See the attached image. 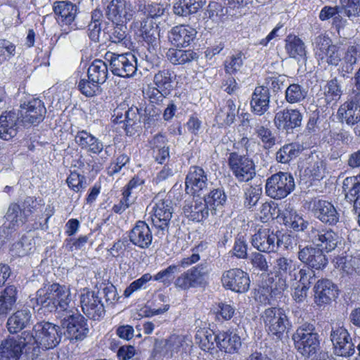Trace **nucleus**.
Masks as SVG:
<instances>
[{"label": "nucleus", "mask_w": 360, "mask_h": 360, "mask_svg": "<svg viewBox=\"0 0 360 360\" xmlns=\"http://www.w3.org/2000/svg\"><path fill=\"white\" fill-rule=\"evenodd\" d=\"M34 335L30 331L32 340L30 341L32 350L41 347L50 349L56 347L62 340L61 326L50 322H39L33 327Z\"/></svg>", "instance_id": "obj_1"}, {"label": "nucleus", "mask_w": 360, "mask_h": 360, "mask_svg": "<svg viewBox=\"0 0 360 360\" xmlns=\"http://www.w3.org/2000/svg\"><path fill=\"white\" fill-rule=\"evenodd\" d=\"M292 340L298 352L306 357L315 355L320 348L319 336L311 323H304L298 327Z\"/></svg>", "instance_id": "obj_2"}, {"label": "nucleus", "mask_w": 360, "mask_h": 360, "mask_svg": "<svg viewBox=\"0 0 360 360\" xmlns=\"http://www.w3.org/2000/svg\"><path fill=\"white\" fill-rule=\"evenodd\" d=\"M60 326L65 330L64 337L70 340H83L89 333L87 320L77 310H66L60 319Z\"/></svg>", "instance_id": "obj_3"}, {"label": "nucleus", "mask_w": 360, "mask_h": 360, "mask_svg": "<svg viewBox=\"0 0 360 360\" xmlns=\"http://www.w3.org/2000/svg\"><path fill=\"white\" fill-rule=\"evenodd\" d=\"M32 340L30 331L27 330L8 336L0 344V360H19L23 352L32 349L30 342Z\"/></svg>", "instance_id": "obj_4"}, {"label": "nucleus", "mask_w": 360, "mask_h": 360, "mask_svg": "<svg viewBox=\"0 0 360 360\" xmlns=\"http://www.w3.org/2000/svg\"><path fill=\"white\" fill-rule=\"evenodd\" d=\"M153 215L151 220L153 226L158 229V234L165 236L168 232L169 224L172 217L174 207L169 195L161 198L157 195L151 204Z\"/></svg>", "instance_id": "obj_5"}, {"label": "nucleus", "mask_w": 360, "mask_h": 360, "mask_svg": "<svg viewBox=\"0 0 360 360\" xmlns=\"http://www.w3.org/2000/svg\"><path fill=\"white\" fill-rule=\"evenodd\" d=\"M297 267L292 259L285 257H279L275 260L273 269L276 281L271 287L275 295L288 288V279L292 281L297 280Z\"/></svg>", "instance_id": "obj_6"}, {"label": "nucleus", "mask_w": 360, "mask_h": 360, "mask_svg": "<svg viewBox=\"0 0 360 360\" xmlns=\"http://www.w3.org/2000/svg\"><path fill=\"white\" fill-rule=\"evenodd\" d=\"M265 328L268 333L277 339L282 340L291 328V323L285 311L280 307L266 309L262 315Z\"/></svg>", "instance_id": "obj_7"}, {"label": "nucleus", "mask_w": 360, "mask_h": 360, "mask_svg": "<svg viewBox=\"0 0 360 360\" xmlns=\"http://www.w3.org/2000/svg\"><path fill=\"white\" fill-rule=\"evenodd\" d=\"M295 181L290 173L282 172L274 174L266 179V193L274 199L285 198L295 189Z\"/></svg>", "instance_id": "obj_8"}, {"label": "nucleus", "mask_w": 360, "mask_h": 360, "mask_svg": "<svg viewBox=\"0 0 360 360\" xmlns=\"http://www.w3.org/2000/svg\"><path fill=\"white\" fill-rule=\"evenodd\" d=\"M109 62L112 73L120 77H133L137 70V60L131 53L116 54L108 53L105 58Z\"/></svg>", "instance_id": "obj_9"}, {"label": "nucleus", "mask_w": 360, "mask_h": 360, "mask_svg": "<svg viewBox=\"0 0 360 360\" xmlns=\"http://www.w3.org/2000/svg\"><path fill=\"white\" fill-rule=\"evenodd\" d=\"M228 164L233 174L240 182L252 180L255 174V165L253 160L245 155L233 152L230 153Z\"/></svg>", "instance_id": "obj_10"}, {"label": "nucleus", "mask_w": 360, "mask_h": 360, "mask_svg": "<svg viewBox=\"0 0 360 360\" xmlns=\"http://www.w3.org/2000/svg\"><path fill=\"white\" fill-rule=\"evenodd\" d=\"M330 338L335 355L349 358L354 354L356 345L344 326L332 327Z\"/></svg>", "instance_id": "obj_11"}, {"label": "nucleus", "mask_w": 360, "mask_h": 360, "mask_svg": "<svg viewBox=\"0 0 360 360\" xmlns=\"http://www.w3.org/2000/svg\"><path fill=\"white\" fill-rule=\"evenodd\" d=\"M132 26L140 32L143 40L148 45L149 53L155 56L157 50L160 48V35L156 23L152 18L147 17L134 20Z\"/></svg>", "instance_id": "obj_12"}, {"label": "nucleus", "mask_w": 360, "mask_h": 360, "mask_svg": "<svg viewBox=\"0 0 360 360\" xmlns=\"http://www.w3.org/2000/svg\"><path fill=\"white\" fill-rule=\"evenodd\" d=\"M207 275V266L200 264L181 274L174 283L176 288L184 290L191 288L202 287L206 283Z\"/></svg>", "instance_id": "obj_13"}, {"label": "nucleus", "mask_w": 360, "mask_h": 360, "mask_svg": "<svg viewBox=\"0 0 360 360\" xmlns=\"http://www.w3.org/2000/svg\"><path fill=\"white\" fill-rule=\"evenodd\" d=\"M309 242H311L315 246L326 252L335 250L341 242V238L338 233L330 229L318 230L311 228L309 231Z\"/></svg>", "instance_id": "obj_14"}, {"label": "nucleus", "mask_w": 360, "mask_h": 360, "mask_svg": "<svg viewBox=\"0 0 360 360\" xmlns=\"http://www.w3.org/2000/svg\"><path fill=\"white\" fill-rule=\"evenodd\" d=\"M297 257L307 267L315 270L323 269L328 262L322 250L311 245L304 247L299 245Z\"/></svg>", "instance_id": "obj_15"}, {"label": "nucleus", "mask_w": 360, "mask_h": 360, "mask_svg": "<svg viewBox=\"0 0 360 360\" xmlns=\"http://www.w3.org/2000/svg\"><path fill=\"white\" fill-rule=\"evenodd\" d=\"M82 311L90 319L99 320L104 316L105 311L101 296L95 291H87L80 296Z\"/></svg>", "instance_id": "obj_16"}, {"label": "nucleus", "mask_w": 360, "mask_h": 360, "mask_svg": "<svg viewBox=\"0 0 360 360\" xmlns=\"http://www.w3.org/2000/svg\"><path fill=\"white\" fill-rule=\"evenodd\" d=\"M223 285L236 292H245L250 288L248 274L240 269H231L225 271L221 277Z\"/></svg>", "instance_id": "obj_17"}, {"label": "nucleus", "mask_w": 360, "mask_h": 360, "mask_svg": "<svg viewBox=\"0 0 360 360\" xmlns=\"http://www.w3.org/2000/svg\"><path fill=\"white\" fill-rule=\"evenodd\" d=\"M46 112L44 103L39 98H33L20 105L19 116L24 124H35L44 120Z\"/></svg>", "instance_id": "obj_18"}, {"label": "nucleus", "mask_w": 360, "mask_h": 360, "mask_svg": "<svg viewBox=\"0 0 360 360\" xmlns=\"http://www.w3.org/2000/svg\"><path fill=\"white\" fill-rule=\"evenodd\" d=\"M302 115L297 109L285 108L275 114L274 123L279 130L290 132L301 126Z\"/></svg>", "instance_id": "obj_19"}, {"label": "nucleus", "mask_w": 360, "mask_h": 360, "mask_svg": "<svg viewBox=\"0 0 360 360\" xmlns=\"http://www.w3.org/2000/svg\"><path fill=\"white\" fill-rule=\"evenodd\" d=\"M312 212L314 217L322 223L334 226L340 220V214L335 206L329 201L315 200L312 203Z\"/></svg>", "instance_id": "obj_20"}, {"label": "nucleus", "mask_w": 360, "mask_h": 360, "mask_svg": "<svg viewBox=\"0 0 360 360\" xmlns=\"http://www.w3.org/2000/svg\"><path fill=\"white\" fill-rule=\"evenodd\" d=\"M314 302L320 307L329 304L338 295L337 286L328 279H320L314 285Z\"/></svg>", "instance_id": "obj_21"}, {"label": "nucleus", "mask_w": 360, "mask_h": 360, "mask_svg": "<svg viewBox=\"0 0 360 360\" xmlns=\"http://www.w3.org/2000/svg\"><path fill=\"white\" fill-rule=\"evenodd\" d=\"M251 243L259 252H276L277 251V233L269 229H259L252 236Z\"/></svg>", "instance_id": "obj_22"}, {"label": "nucleus", "mask_w": 360, "mask_h": 360, "mask_svg": "<svg viewBox=\"0 0 360 360\" xmlns=\"http://www.w3.org/2000/svg\"><path fill=\"white\" fill-rule=\"evenodd\" d=\"M105 15L112 22L126 23L132 19L134 13L132 11H127L126 3L121 0H112L106 7Z\"/></svg>", "instance_id": "obj_23"}, {"label": "nucleus", "mask_w": 360, "mask_h": 360, "mask_svg": "<svg viewBox=\"0 0 360 360\" xmlns=\"http://www.w3.org/2000/svg\"><path fill=\"white\" fill-rule=\"evenodd\" d=\"M129 237L132 244L142 249L148 248L153 240L152 232L148 225L143 221L136 222L129 231Z\"/></svg>", "instance_id": "obj_24"}, {"label": "nucleus", "mask_w": 360, "mask_h": 360, "mask_svg": "<svg viewBox=\"0 0 360 360\" xmlns=\"http://www.w3.org/2000/svg\"><path fill=\"white\" fill-rule=\"evenodd\" d=\"M340 122L354 126L360 122V103L356 99H351L342 104L338 110Z\"/></svg>", "instance_id": "obj_25"}, {"label": "nucleus", "mask_w": 360, "mask_h": 360, "mask_svg": "<svg viewBox=\"0 0 360 360\" xmlns=\"http://www.w3.org/2000/svg\"><path fill=\"white\" fill-rule=\"evenodd\" d=\"M270 92L267 86H257L252 94L250 106L254 114L262 116L269 108Z\"/></svg>", "instance_id": "obj_26"}, {"label": "nucleus", "mask_w": 360, "mask_h": 360, "mask_svg": "<svg viewBox=\"0 0 360 360\" xmlns=\"http://www.w3.org/2000/svg\"><path fill=\"white\" fill-rule=\"evenodd\" d=\"M20 116L15 111L5 112L0 116V138L10 140L17 134Z\"/></svg>", "instance_id": "obj_27"}, {"label": "nucleus", "mask_w": 360, "mask_h": 360, "mask_svg": "<svg viewBox=\"0 0 360 360\" xmlns=\"http://www.w3.org/2000/svg\"><path fill=\"white\" fill-rule=\"evenodd\" d=\"M283 224L285 226L293 229L295 231L304 233L307 235V240H309V231L315 228L310 225V223L305 220L295 210H285L282 214Z\"/></svg>", "instance_id": "obj_28"}, {"label": "nucleus", "mask_w": 360, "mask_h": 360, "mask_svg": "<svg viewBox=\"0 0 360 360\" xmlns=\"http://www.w3.org/2000/svg\"><path fill=\"white\" fill-rule=\"evenodd\" d=\"M196 31L186 25L174 27L168 34L169 41L176 46H187L195 37Z\"/></svg>", "instance_id": "obj_29"}, {"label": "nucleus", "mask_w": 360, "mask_h": 360, "mask_svg": "<svg viewBox=\"0 0 360 360\" xmlns=\"http://www.w3.org/2000/svg\"><path fill=\"white\" fill-rule=\"evenodd\" d=\"M75 141L82 149L93 154H99L103 149V143L86 130L78 131Z\"/></svg>", "instance_id": "obj_30"}, {"label": "nucleus", "mask_w": 360, "mask_h": 360, "mask_svg": "<svg viewBox=\"0 0 360 360\" xmlns=\"http://www.w3.org/2000/svg\"><path fill=\"white\" fill-rule=\"evenodd\" d=\"M240 337L236 333L222 331L218 333L217 347L226 353H237L241 347Z\"/></svg>", "instance_id": "obj_31"}, {"label": "nucleus", "mask_w": 360, "mask_h": 360, "mask_svg": "<svg viewBox=\"0 0 360 360\" xmlns=\"http://www.w3.org/2000/svg\"><path fill=\"white\" fill-rule=\"evenodd\" d=\"M207 174L202 168L192 166L186 178V189L191 186L194 192L200 191L207 187Z\"/></svg>", "instance_id": "obj_32"}, {"label": "nucleus", "mask_w": 360, "mask_h": 360, "mask_svg": "<svg viewBox=\"0 0 360 360\" xmlns=\"http://www.w3.org/2000/svg\"><path fill=\"white\" fill-rule=\"evenodd\" d=\"M32 313L27 309L18 310L7 321V328L10 333H17L31 323Z\"/></svg>", "instance_id": "obj_33"}, {"label": "nucleus", "mask_w": 360, "mask_h": 360, "mask_svg": "<svg viewBox=\"0 0 360 360\" xmlns=\"http://www.w3.org/2000/svg\"><path fill=\"white\" fill-rule=\"evenodd\" d=\"M308 166L305 172L314 179H321L326 176V161L323 155L311 153L308 158Z\"/></svg>", "instance_id": "obj_34"}, {"label": "nucleus", "mask_w": 360, "mask_h": 360, "mask_svg": "<svg viewBox=\"0 0 360 360\" xmlns=\"http://www.w3.org/2000/svg\"><path fill=\"white\" fill-rule=\"evenodd\" d=\"M205 4V0H176L173 4V12L179 16H188L198 12Z\"/></svg>", "instance_id": "obj_35"}, {"label": "nucleus", "mask_w": 360, "mask_h": 360, "mask_svg": "<svg viewBox=\"0 0 360 360\" xmlns=\"http://www.w3.org/2000/svg\"><path fill=\"white\" fill-rule=\"evenodd\" d=\"M183 210L188 219L198 222L207 218L210 211L204 200L186 203L184 206Z\"/></svg>", "instance_id": "obj_36"}, {"label": "nucleus", "mask_w": 360, "mask_h": 360, "mask_svg": "<svg viewBox=\"0 0 360 360\" xmlns=\"http://www.w3.org/2000/svg\"><path fill=\"white\" fill-rule=\"evenodd\" d=\"M53 11L65 25H70L75 20L77 8V6L68 1H59L54 3Z\"/></svg>", "instance_id": "obj_37"}, {"label": "nucleus", "mask_w": 360, "mask_h": 360, "mask_svg": "<svg viewBox=\"0 0 360 360\" xmlns=\"http://www.w3.org/2000/svg\"><path fill=\"white\" fill-rule=\"evenodd\" d=\"M18 289L14 285L7 286L0 294V316H6L15 307Z\"/></svg>", "instance_id": "obj_38"}, {"label": "nucleus", "mask_w": 360, "mask_h": 360, "mask_svg": "<svg viewBox=\"0 0 360 360\" xmlns=\"http://www.w3.org/2000/svg\"><path fill=\"white\" fill-rule=\"evenodd\" d=\"M50 285L53 293L54 304L56 305V310L60 309L64 312L68 310L69 303L70 302L69 288L65 285H61L58 283H53Z\"/></svg>", "instance_id": "obj_39"}, {"label": "nucleus", "mask_w": 360, "mask_h": 360, "mask_svg": "<svg viewBox=\"0 0 360 360\" xmlns=\"http://www.w3.org/2000/svg\"><path fill=\"white\" fill-rule=\"evenodd\" d=\"M87 75L92 82L103 84L108 79V65L102 60H94L88 68Z\"/></svg>", "instance_id": "obj_40"}, {"label": "nucleus", "mask_w": 360, "mask_h": 360, "mask_svg": "<svg viewBox=\"0 0 360 360\" xmlns=\"http://www.w3.org/2000/svg\"><path fill=\"white\" fill-rule=\"evenodd\" d=\"M166 57L174 65H184L197 60L198 55L192 50L169 49L166 53Z\"/></svg>", "instance_id": "obj_41"}, {"label": "nucleus", "mask_w": 360, "mask_h": 360, "mask_svg": "<svg viewBox=\"0 0 360 360\" xmlns=\"http://www.w3.org/2000/svg\"><path fill=\"white\" fill-rule=\"evenodd\" d=\"M34 300L37 305L39 306L41 309H44L49 312L56 311V305L54 304L50 285H46L39 288L36 292Z\"/></svg>", "instance_id": "obj_42"}, {"label": "nucleus", "mask_w": 360, "mask_h": 360, "mask_svg": "<svg viewBox=\"0 0 360 360\" xmlns=\"http://www.w3.org/2000/svg\"><path fill=\"white\" fill-rule=\"evenodd\" d=\"M226 195L224 190L215 188L204 196V201L212 214H216L217 209L221 208L226 202Z\"/></svg>", "instance_id": "obj_43"}, {"label": "nucleus", "mask_w": 360, "mask_h": 360, "mask_svg": "<svg viewBox=\"0 0 360 360\" xmlns=\"http://www.w3.org/2000/svg\"><path fill=\"white\" fill-rule=\"evenodd\" d=\"M172 72L168 69L159 70L153 77V84L164 91V94H170L173 89L174 77Z\"/></svg>", "instance_id": "obj_44"}, {"label": "nucleus", "mask_w": 360, "mask_h": 360, "mask_svg": "<svg viewBox=\"0 0 360 360\" xmlns=\"http://www.w3.org/2000/svg\"><path fill=\"white\" fill-rule=\"evenodd\" d=\"M195 340L202 349L208 351L214 349L215 343L217 345L218 334L208 328H200L197 331Z\"/></svg>", "instance_id": "obj_45"}, {"label": "nucleus", "mask_w": 360, "mask_h": 360, "mask_svg": "<svg viewBox=\"0 0 360 360\" xmlns=\"http://www.w3.org/2000/svg\"><path fill=\"white\" fill-rule=\"evenodd\" d=\"M342 191L345 199L349 202L360 197V175L345 178L342 183Z\"/></svg>", "instance_id": "obj_46"}, {"label": "nucleus", "mask_w": 360, "mask_h": 360, "mask_svg": "<svg viewBox=\"0 0 360 360\" xmlns=\"http://www.w3.org/2000/svg\"><path fill=\"white\" fill-rule=\"evenodd\" d=\"M285 50L292 58L304 59L306 50L304 42L297 37L288 36L285 40Z\"/></svg>", "instance_id": "obj_47"}, {"label": "nucleus", "mask_w": 360, "mask_h": 360, "mask_svg": "<svg viewBox=\"0 0 360 360\" xmlns=\"http://www.w3.org/2000/svg\"><path fill=\"white\" fill-rule=\"evenodd\" d=\"M358 50L356 46H350L347 48L345 56L340 60V71L343 77L346 74L352 72L357 62Z\"/></svg>", "instance_id": "obj_48"}, {"label": "nucleus", "mask_w": 360, "mask_h": 360, "mask_svg": "<svg viewBox=\"0 0 360 360\" xmlns=\"http://www.w3.org/2000/svg\"><path fill=\"white\" fill-rule=\"evenodd\" d=\"M301 152L300 146L297 143H288L282 146L276 153V160L281 163H288L297 157Z\"/></svg>", "instance_id": "obj_49"}, {"label": "nucleus", "mask_w": 360, "mask_h": 360, "mask_svg": "<svg viewBox=\"0 0 360 360\" xmlns=\"http://www.w3.org/2000/svg\"><path fill=\"white\" fill-rule=\"evenodd\" d=\"M104 34H107L108 39L115 44H125L127 40V27L124 23L117 22L112 24V27L103 30Z\"/></svg>", "instance_id": "obj_50"}, {"label": "nucleus", "mask_w": 360, "mask_h": 360, "mask_svg": "<svg viewBox=\"0 0 360 360\" xmlns=\"http://www.w3.org/2000/svg\"><path fill=\"white\" fill-rule=\"evenodd\" d=\"M34 250V241L32 237L22 236L21 238L13 244L11 250L18 256L24 257L31 253Z\"/></svg>", "instance_id": "obj_51"}, {"label": "nucleus", "mask_w": 360, "mask_h": 360, "mask_svg": "<svg viewBox=\"0 0 360 360\" xmlns=\"http://www.w3.org/2000/svg\"><path fill=\"white\" fill-rule=\"evenodd\" d=\"M359 262V259L352 255H341L335 258V266L348 275L358 273L357 265Z\"/></svg>", "instance_id": "obj_52"}, {"label": "nucleus", "mask_w": 360, "mask_h": 360, "mask_svg": "<svg viewBox=\"0 0 360 360\" xmlns=\"http://www.w3.org/2000/svg\"><path fill=\"white\" fill-rule=\"evenodd\" d=\"M308 94L307 88L299 84H291L285 90V99L289 103H300L305 99Z\"/></svg>", "instance_id": "obj_53"}, {"label": "nucleus", "mask_w": 360, "mask_h": 360, "mask_svg": "<svg viewBox=\"0 0 360 360\" xmlns=\"http://www.w3.org/2000/svg\"><path fill=\"white\" fill-rule=\"evenodd\" d=\"M262 194V188L259 186H251L247 188L244 193V206L250 210L259 200Z\"/></svg>", "instance_id": "obj_54"}, {"label": "nucleus", "mask_w": 360, "mask_h": 360, "mask_svg": "<svg viewBox=\"0 0 360 360\" xmlns=\"http://www.w3.org/2000/svg\"><path fill=\"white\" fill-rule=\"evenodd\" d=\"M322 91L327 103L338 100L342 94L340 84L335 78L327 82Z\"/></svg>", "instance_id": "obj_55"}, {"label": "nucleus", "mask_w": 360, "mask_h": 360, "mask_svg": "<svg viewBox=\"0 0 360 360\" xmlns=\"http://www.w3.org/2000/svg\"><path fill=\"white\" fill-rule=\"evenodd\" d=\"M125 131L127 134L132 135L136 130V126L140 122V115L137 108H131L124 115Z\"/></svg>", "instance_id": "obj_56"}, {"label": "nucleus", "mask_w": 360, "mask_h": 360, "mask_svg": "<svg viewBox=\"0 0 360 360\" xmlns=\"http://www.w3.org/2000/svg\"><path fill=\"white\" fill-rule=\"evenodd\" d=\"M183 339L178 335H172L168 338L160 341V345L163 346L165 354L172 356L177 353L182 346Z\"/></svg>", "instance_id": "obj_57"}, {"label": "nucleus", "mask_w": 360, "mask_h": 360, "mask_svg": "<svg viewBox=\"0 0 360 360\" xmlns=\"http://www.w3.org/2000/svg\"><path fill=\"white\" fill-rule=\"evenodd\" d=\"M342 13L349 19L360 16V0H340Z\"/></svg>", "instance_id": "obj_58"}, {"label": "nucleus", "mask_w": 360, "mask_h": 360, "mask_svg": "<svg viewBox=\"0 0 360 360\" xmlns=\"http://www.w3.org/2000/svg\"><path fill=\"white\" fill-rule=\"evenodd\" d=\"M314 45L315 55L321 60L323 61V54L333 44L330 38L326 34H320L316 37L313 42Z\"/></svg>", "instance_id": "obj_59"}, {"label": "nucleus", "mask_w": 360, "mask_h": 360, "mask_svg": "<svg viewBox=\"0 0 360 360\" xmlns=\"http://www.w3.org/2000/svg\"><path fill=\"white\" fill-rule=\"evenodd\" d=\"M227 13V10L221 4L210 1L207 6L205 15L213 21L221 20Z\"/></svg>", "instance_id": "obj_60"}, {"label": "nucleus", "mask_w": 360, "mask_h": 360, "mask_svg": "<svg viewBox=\"0 0 360 360\" xmlns=\"http://www.w3.org/2000/svg\"><path fill=\"white\" fill-rule=\"evenodd\" d=\"M179 271V268L176 265H170L165 269L159 271L153 277L156 281L162 283L165 285L169 286L171 285L174 278V274Z\"/></svg>", "instance_id": "obj_61"}, {"label": "nucleus", "mask_w": 360, "mask_h": 360, "mask_svg": "<svg viewBox=\"0 0 360 360\" xmlns=\"http://www.w3.org/2000/svg\"><path fill=\"white\" fill-rule=\"evenodd\" d=\"M78 89L86 97H92L101 90L98 83L92 82L89 78L81 79L78 84Z\"/></svg>", "instance_id": "obj_62"}, {"label": "nucleus", "mask_w": 360, "mask_h": 360, "mask_svg": "<svg viewBox=\"0 0 360 360\" xmlns=\"http://www.w3.org/2000/svg\"><path fill=\"white\" fill-rule=\"evenodd\" d=\"M231 253L238 259L248 257V245L244 236L238 235L236 238Z\"/></svg>", "instance_id": "obj_63"}, {"label": "nucleus", "mask_w": 360, "mask_h": 360, "mask_svg": "<svg viewBox=\"0 0 360 360\" xmlns=\"http://www.w3.org/2000/svg\"><path fill=\"white\" fill-rule=\"evenodd\" d=\"M297 277L299 276V281L297 284L302 285H306L309 288L310 285L315 281L316 274L314 269L309 267H303L299 270L297 273Z\"/></svg>", "instance_id": "obj_64"}]
</instances>
